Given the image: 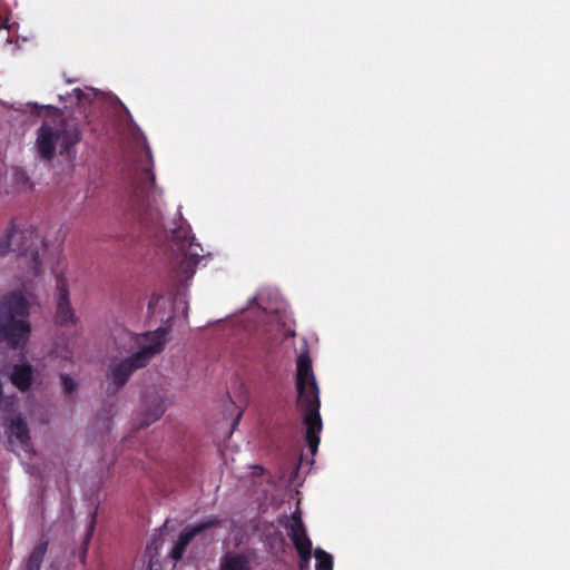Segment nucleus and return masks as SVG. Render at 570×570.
<instances>
[{
  "label": "nucleus",
  "mask_w": 570,
  "mask_h": 570,
  "mask_svg": "<svg viewBox=\"0 0 570 570\" xmlns=\"http://www.w3.org/2000/svg\"><path fill=\"white\" fill-rule=\"evenodd\" d=\"M33 107L49 111L37 134L36 146L39 157L50 161L58 148L60 155L73 158L75 147L82 139L79 124L75 119L65 117L61 110L51 105L33 104Z\"/></svg>",
  "instance_id": "f257e3e1"
},
{
  "label": "nucleus",
  "mask_w": 570,
  "mask_h": 570,
  "mask_svg": "<svg viewBox=\"0 0 570 570\" xmlns=\"http://www.w3.org/2000/svg\"><path fill=\"white\" fill-rule=\"evenodd\" d=\"M296 391L297 406L303 412V423L306 428V444L314 455L320 445L323 423L320 414V390L313 373L312 360L307 354L297 357Z\"/></svg>",
  "instance_id": "f03ea898"
},
{
  "label": "nucleus",
  "mask_w": 570,
  "mask_h": 570,
  "mask_svg": "<svg viewBox=\"0 0 570 570\" xmlns=\"http://www.w3.org/2000/svg\"><path fill=\"white\" fill-rule=\"evenodd\" d=\"M154 185V173L144 168L132 183L125 209L126 220L147 238L158 237L163 226L160 212L150 200Z\"/></svg>",
  "instance_id": "7ed1b4c3"
},
{
  "label": "nucleus",
  "mask_w": 570,
  "mask_h": 570,
  "mask_svg": "<svg viewBox=\"0 0 570 570\" xmlns=\"http://www.w3.org/2000/svg\"><path fill=\"white\" fill-rule=\"evenodd\" d=\"M167 334L166 327H158L156 331L142 334H130L134 346L138 351L110 365L108 377L115 386L112 394L127 383L135 371L146 367L155 355L163 352Z\"/></svg>",
  "instance_id": "20e7f679"
},
{
  "label": "nucleus",
  "mask_w": 570,
  "mask_h": 570,
  "mask_svg": "<svg viewBox=\"0 0 570 570\" xmlns=\"http://www.w3.org/2000/svg\"><path fill=\"white\" fill-rule=\"evenodd\" d=\"M42 243L33 226L22 219H13L2 235V255L6 252L17 253L20 264L26 265L37 276L42 271L39 257Z\"/></svg>",
  "instance_id": "39448f33"
},
{
  "label": "nucleus",
  "mask_w": 570,
  "mask_h": 570,
  "mask_svg": "<svg viewBox=\"0 0 570 570\" xmlns=\"http://www.w3.org/2000/svg\"><path fill=\"white\" fill-rule=\"evenodd\" d=\"M170 248L176 253L173 269L177 282L190 279L203 258L200 244L194 243L189 228L179 226L170 233Z\"/></svg>",
  "instance_id": "423d86ee"
},
{
  "label": "nucleus",
  "mask_w": 570,
  "mask_h": 570,
  "mask_svg": "<svg viewBox=\"0 0 570 570\" xmlns=\"http://www.w3.org/2000/svg\"><path fill=\"white\" fill-rule=\"evenodd\" d=\"M31 334L29 320L2 316V344L23 352Z\"/></svg>",
  "instance_id": "0eeeda50"
},
{
  "label": "nucleus",
  "mask_w": 570,
  "mask_h": 570,
  "mask_svg": "<svg viewBox=\"0 0 570 570\" xmlns=\"http://www.w3.org/2000/svg\"><path fill=\"white\" fill-rule=\"evenodd\" d=\"M222 523L223 520H220L218 517L210 515L206 520H203L197 524L186 528L175 541L173 549L170 551V558L175 561L181 560L186 551V548L195 537L199 535L200 533L210 528L220 527Z\"/></svg>",
  "instance_id": "6e6552de"
},
{
  "label": "nucleus",
  "mask_w": 570,
  "mask_h": 570,
  "mask_svg": "<svg viewBox=\"0 0 570 570\" xmlns=\"http://www.w3.org/2000/svg\"><path fill=\"white\" fill-rule=\"evenodd\" d=\"M32 294L27 289H17L2 296V316L28 320Z\"/></svg>",
  "instance_id": "1a4fd4ad"
},
{
  "label": "nucleus",
  "mask_w": 570,
  "mask_h": 570,
  "mask_svg": "<svg viewBox=\"0 0 570 570\" xmlns=\"http://www.w3.org/2000/svg\"><path fill=\"white\" fill-rule=\"evenodd\" d=\"M57 289L59 292L56 309V323L59 325L75 324L76 316L69 302V287L66 277L62 274L56 277Z\"/></svg>",
  "instance_id": "9d476101"
},
{
  "label": "nucleus",
  "mask_w": 570,
  "mask_h": 570,
  "mask_svg": "<svg viewBox=\"0 0 570 570\" xmlns=\"http://www.w3.org/2000/svg\"><path fill=\"white\" fill-rule=\"evenodd\" d=\"M287 535L292 540L301 560L303 562L311 561L313 548L306 528L288 529Z\"/></svg>",
  "instance_id": "9b49d317"
},
{
  "label": "nucleus",
  "mask_w": 570,
  "mask_h": 570,
  "mask_svg": "<svg viewBox=\"0 0 570 570\" xmlns=\"http://www.w3.org/2000/svg\"><path fill=\"white\" fill-rule=\"evenodd\" d=\"M10 381L19 391H29L33 382V367L27 363L16 364L10 373Z\"/></svg>",
  "instance_id": "f8f14e48"
},
{
  "label": "nucleus",
  "mask_w": 570,
  "mask_h": 570,
  "mask_svg": "<svg viewBox=\"0 0 570 570\" xmlns=\"http://www.w3.org/2000/svg\"><path fill=\"white\" fill-rule=\"evenodd\" d=\"M9 445H11L13 443V440H16L22 446V449L26 450L29 446V429L26 421L22 417L17 416L11 421L9 426Z\"/></svg>",
  "instance_id": "ddd939ff"
},
{
  "label": "nucleus",
  "mask_w": 570,
  "mask_h": 570,
  "mask_svg": "<svg viewBox=\"0 0 570 570\" xmlns=\"http://www.w3.org/2000/svg\"><path fill=\"white\" fill-rule=\"evenodd\" d=\"M219 570H252L249 558L243 553H226Z\"/></svg>",
  "instance_id": "4468645a"
},
{
  "label": "nucleus",
  "mask_w": 570,
  "mask_h": 570,
  "mask_svg": "<svg viewBox=\"0 0 570 570\" xmlns=\"http://www.w3.org/2000/svg\"><path fill=\"white\" fill-rule=\"evenodd\" d=\"M166 407L164 401L160 399H154L150 404L146 406L142 413V419L139 423V429L147 428L151 423L159 420L165 413Z\"/></svg>",
  "instance_id": "2eb2a0df"
},
{
  "label": "nucleus",
  "mask_w": 570,
  "mask_h": 570,
  "mask_svg": "<svg viewBox=\"0 0 570 570\" xmlns=\"http://www.w3.org/2000/svg\"><path fill=\"white\" fill-rule=\"evenodd\" d=\"M48 540H41L39 543H37L33 549L31 550L30 554L28 556L26 563H24V570H40L41 564L43 562L45 556L48 550Z\"/></svg>",
  "instance_id": "dca6fc26"
},
{
  "label": "nucleus",
  "mask_w": 570,
  "mask_h": 570,
  "mask_svg": "<svg viewBox=\"0 0 570 570\" xmlns=\"http://www.w3.org/2000/svg\"><path fill=\"white\" fill-rule=\"evenodd\" d=\"M59 99L61 102H69L72 105H83L86 102L91 101L90 94H86L80 88H73L71 92H67L66 95H59Z\"/></svg>",
  "instance_id": "f3484780"
},
{
  "label": "nucleus",
  "mask_w": 570,
  "mask_h": 570,
  "mask_svg": "<svg viewBox=\"0 0 570 570\" xmlns=\"http://www.w3.org/2000/svg\"><path fill=\"white\" fill-rule=\"evenodd\" d=\"M314 557L316 559L315 570H333V558L330 553L321 548H316Z\"/></svg>",
  "instance_id": "a211bd4d"
},
{
  "label": "nucleus",
  "mask_w": 570,
  "mask_h": 570,
  "mask_svg": "<svg viewBox=\"0 0 570 570\" xmlns=\"http://www.w3.org/2000/svg\"><path fill=\"white\" fill-rule=\"evenodd\" d=\"M60 381H61L62 391H63L65 395H70L77 391L78 384L71 376H69L67 374H61Z\"/></svg>",
  "instance_id": "6ab92c4d"
},
{
  "label": "nucleus",
  "mask_w": 570,
  "mask_h": 570,
  "mask_svg": "<svg viewBox=\"0 0 570 570\" xmlns=\"http://www.w3.org/2000/svg\"><path fill=\"white\" fill-rule=\"evenodd\" d=\"M302 529V528H305L304 523H303V520H302V513L301 511L297 509L296 511H294L291 515V521L288 524H286V529Z\"/></svg>",
  "instance_id": "aec40b11"
},
{
  "label": "nucleus",
  "mask_w": 570,
  "mask_h": 570,
  "mask_svg": "<svg viewBox=\"0 0 570 570\" xmlns=\"http://www.w3.org/2000/svg\"><path fill=\"white\" fill-rule=\"evenodd\" d=\"M92 529H94V525L90 527V530L87 532L86 538H85V540L82 542V547H81V551H80V556H79L80 561L82 563L86 562V556H87L88 544H89L90 539H91V531H92Z\"/></svg>",
  "instance_id": "412c9836"
},
{
  "label": "nucleus",
  "mask_w": 570,
  "mask_h": 570,
  "mask_svg": "<svg viewBox=\"0 0 570 570\" xmlns=\"http://www.w3.org/2000/svg\"><path fill=\"white\" fill-rule=\"evenodd\" d=\"M308 564H309V561L307 562H303L301 559H299V568L301 570H305L308 568Z\"/></svg>",
  "instance_id": "4be33fe9"
},
{
  "label": "nucleus",
  "mask_w": 570,
  "mask_h": 570,
  "mask_svg": "<svg viewBox=\"0 0 570 570\" xmlns=\"http://www.w3.org/2000/svg\"><path fill=\"white\" fill-rule=\"evenodd\" d=\"M1 28H2V30H3V29H9L8 20H7V19H4L3 17H2V24H1Z\"/></svg>",
  "instance_id": "5701e85b"
},
{
  "label": "nucleus",
  "mask_w": 570,
  "mask_h": 570,
  "mask_svg": "<svg viewBox=\"0 0 570 570\" xmlns=\"http://www.w3.org/2000/svg\"><path fill=\"white\" fill-rule=\"evenodd\" d=\"M240 416H242V413H239L236 419L234 420V423H233V426H235L236 424H238L239 420H240Z\"/></svg>",
  "instance_id": "b1692460"
}]
</instances>
